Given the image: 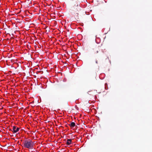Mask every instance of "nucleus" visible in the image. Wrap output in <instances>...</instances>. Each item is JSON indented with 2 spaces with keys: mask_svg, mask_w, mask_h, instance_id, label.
<instances>
[{
  "mask_svg": "<svg viewBox=\"0 0 152 152\" xmlns=\"http://www.w3.org/2000/svg\"><path fill=\"white\" fill-rule=\"evenodd\" d=\"M34 145V142L30 140H26L23 142V146L26 148L33 149Z\"/></svg>",
  "mask_w": 152,
  "mask_h": 152,
  "instance_id": "f257e3e1",
  "label": "nucleus"
},
{
  "mask_svg": "<svg viewBox=\"0 0 152 152\" xmlns=\"http://www.w3.org/2000/svg\"><path fill=\"white\" fill-rule=\"evenodd\" d=\"M12 130L15 133L19 131V128L18 127H16V126H14L13 127Z\"/></svg>",
  "mask_w": 152,
  "mask_h": 152,
  "instance_id": "f03ea898",
  "label": "nucleus"
},
{
  "mask_svg": "<svg viewBox=\"0 0 152 152\" xmlns=\"http://www.w3.org/2000/svg\"><path fill=\"white\" fill-rule=\"evenodd\" d=\"M72 143V140L71 139H68L67 140L66 144L67 145H69Z\"/></svg>",
  "mask_w": 152,
  "mask_h": 152,
  "instance_id": "7ed1b4c3",
  "label": "nucleus"
},
{
  "mask_svg": "<svg viewBox=\"0 0 152 152\" xmlns=\"http://www.w3.org/2000/svg\"><path fill=\"white\" fill-rule=\"evenodd\" d=\"M75 125V123L74 122H72L70 125V126L71 127H74Z\"/></svg>",
  "mask_w": 152,
  "mask_h": 152,
  "instance_id": "20e7f679",
  "label": "nucleus"
},
{
  "mask_svg": "<svg viewBox=\"0 0 152 152\" xmlns=\"http://www.w3.org/2000/svg\"><path fill=\"white\" fill-rule=\"evenodd\" d=\"M105 88L106 90H107V89L108 88H107L106 87V86H107V83H105Z\"/></svg>",
  "mask_w": 152,
  "mask_h": 152,
  "instance_id": "39448f33",
  "label": "nucleus"
},
{
  "mask_svg": "<svg viewBox=\"0 0 152 152\" xmlns=\"http://www.w3.org/2000/svg\"><path fill=\"white\" fill-rule=\"evenodd\" d=\"M98 50L96 51V53L95 52V51H94V53L95 54H97L98 53Z\"/></svg>",
  "mask_w": 152,
  "mask_h": 152,
  "instance_id": "423d86ee",
  "label": "nucleus"
}]
</instances>
